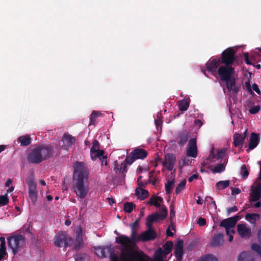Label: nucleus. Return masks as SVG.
Returning <instances> with one entry per match:
<instances>
[{"label":"nucleus","mask_w":261,"mask_h":261,"mask_svg":"<svg viewBox=\"0 0 261 261\" xmlns=\"http://www.w3.org/2000/svg\"><path fill=\"white\" fill-rule=\"evenodd\" d=\"M135 207L136 205L133 202H126L124 204L123 210L126 213H130Z\"/></svg>","instance_id":"obj_38"},{"label":"nucleus","mask_w":261,"mask_h":261,"mask_svg":"<svg viewBox=\"0 0 261 261\" xmlns=\"http://www.w3.org/2000/svg\"><path fill=\"white\" fill-rule=\"evenodd\" d=\"M163 202V198L161 196H151L148 202V203L150 205H153L156 207H161V204L160 203Z\"/></svg>","instance_id":"obj_28"},{"label":"nucleus","mask_w":261,"mask_h":261,"mask_svg":"<svg viewBox=\"0 0 261 261\" xmlns=\"http://www.w3.org/2000/svg\"><path fill=\"white\" fill-rule=\"evenodd\" d=\"M100 115V113L97 111H93L90 115L89 125H95L97 123L98 118Z\"/></svg>","instance_id":"obj_33"},{"label":"nucleus","mask_w":261,"mask_h":261,"mask_svg":"<svg viewBox=\"0 0 261 261\" xmlns=\"http://www.w3.org/2000/svg\"><path fill=\"white\" fill-rule=\"evenodd\" d=\"M156 232L154 230H146L139 235L138 240L141 242L154 240L156 238Z\"/></svg>","instance_id":"obj_13"},{"label":"nucleus","mask_w":261,"mask_h":261,"mask_svg":"<svg viewBox=\"0 0 261 261\" xmlns=\"http://www.w3.org/2000/svg\"><path fill=\"white\" fill-rule=\"evenodd\" d=\"M241 174L242 178H246L249 175V172L245 165L242 166L241 167Z\"/></svg>","instance_id":"obj_54"},{"label":"nucleus","mask_w":261,"mask_h":261,"mask_svg":"<svg viewBox=\"0 0 261 261\" xmlns=\"http://www.w3.org/2000/svg\"><path fill=\"white\" fill-rule=\"evenodd\" d=\"M163 202V198L161 196H151L148 202V203L150 205H153L156 207H161V204L160 203Z\"/></svg>","instance_id":"obj_29"},{"label":"nucleus","mask_w":261,"mask_h":261,"mask_svg":"<svg viewBox=\"0 0 261 261\" xmlns=\"http://www.w3.org/2000/svg\"><path fill=\"white\" fill-rule=\"evenodd\" d=\"M221 63L220 58H212L206 63L205 66L208 71L215 75L218 72Z\"/></svg>","instance_id":"obj_10"},{"label":"nucleus","mask_w":261,"mask_h":261,"mask_svg":"<svg viewBox=\"0 0 261 261\" xmlns=\"http://www.w3.org/2000/svg\"><path fill=\"white\" fill-rule=\"evenodd\" d=\"M229 180H221L216 184V187L217 190L224 189L229 187Z\"/></svg>","instance_id":"obj_37"},{"label":"nucleus","mask_w":261,"mask_h":261,"mask_svg":"<svg viewBox=\"0 0 261 261\" xmlns=\"http://www.w3.org/2000/svg\"><path fill=\"white\" fill-rule=\"evenodd\" d=\"M238 209L237 206H233L231 207H229L227 209L228 215L230 214L232 212H235L238 211Z\"/></svg>","instance_id":"obj_61"},{"label":"nucleus","mask_w":261,"mask_h":261,"mask_svg":"<svg viewBox=\"0 0 261 261\" xmlns=\"http://www.w3.org/2000/svg\"><path fill=\"white\" fill-rule=\"evenodd\" d=\"M184 242L182 240H178L175 245L174 254L178 261H181L183 256Z\"/></svg>","instance_id":"obj_16"},{"label":"nucleus","mask_w":261,"mask_h":261,"mask_svg":"<svg viewBox=\"0 0 261 261\" xmlns=\"http://www.w3.org/2000/svg\"><path fill=\"white\" fill-rule=\"evenodd\" d=\"M72 242V239L64 231L59 232L54 238L55 245L58 247L66 248L70 246Z\"/></svg>","instance_id":"obj_6"},{"label":"nucleus","mask_w":261,"mask_h":261,"mask_svg":"<svg viewBox=\"0 0 261 261\" xmlns=\"http://www.w3.org/2000/svg\"><path fill=\"white\" fill-rule=\"evenodd\" d=\"M173 242L169 241H167L163 245L164 253L165 255L168 254L171 251L173 247Z\"/></svg>","instance_id":"obj_36"},{"label":"nucleus","mask_w":261,"mask_h":261,"mask_svg":"<svg viewBox=\"0 0 261 261\" xmlns=\"http://www.w3.org/2000/svg\"><path fill=\"white\" fill-rule=\"evenodd\" d=\"M8 245L14 255L17 254L23 248L25 244V238L21 234H15L7 238Z\"/></svg>","instance_id":"obj_4"},{"label":"nucleus","mask_w":261,"mask_h":261,"mask_svg":"<svg viewBox=\"0 0 261 261\" xmlns=\"http://www.w3.org/2000/svg\"><path fill=\"white\" fill-rule=\"evenodd\" d=\"M140 218H138L134 223L130 224V228H137L139 227V222Z\"/></svg>","instance_id":"obj_55"},{"label":"nucleus","mask_w":261,"mask_h":261,"mask_svg":"<svg viewBox=\"0 0 261 261\" xmlns=\"http://www.w3.org/2000/svg\"><path fill=\"white\" fill-rule=\"evenodd\" d=\"M20 145L22 146H26L29 145L32 142L31 138L29 135L21 136L18 138Z\"/></svg>","instance_id":"obj_31"},{"label":"nucleus","mask_w":261,"mask_h":261,"mask_svg":"<svg viewBox=\"0 0 261 261\" xmlns=\"http://www.w3.org/2000/svg\"><path fill=\"white\" fill-rule=\"evenodd\" d=\"M187 154L188 156L192 158H196L197 156V147L196 138L191 139L189 141Z\"/></svg>","instance_id":"obj_12"},{"label":"nucleus","mask_w":261,"mask_h":261,"mask_svg":"<svg viewBox=\"0 0 261 261\" xmlns=\"http://www.w3.org/2000/svg\"><path fill=\"white\" fill-rule=\"evenodd\" d=\"M0 261L4 259L5 257L7 255L5 239L3 237H0Z\"/></svg>","instance_id":"obj_27"},{"label":"nucleus","mask_w":261,"mask_h":261,"mask_svg":"<svg viewBox=\"0 0 261 261\" xmlns=\"http://www.w3.org/2000/svg\"><path fill=\"white\" fill-rule=\"evenodd\" d=\"M236 51L232 47H228L221 54L220 61L221 64L232 65L236 60Z\"/></svg>","instance_id":"obj_7"},{"label":"nucleus","mask_w":261,"mask_h":261,"mask_svg":"<svg viewBox=\"0 0 261 261\" xmlns=\"http://www.w3.org/2000/svg\"><path fill=\"white\" fill-rule=\"evenodd\" d=\"M99 143L96 140H94L92 142V146L90 149V154L93 153L99 149Z\"/></svg>","instance_id":"obj_46"},{"label":"nucleus","mask_w":261,"mask_h":261,"mask_svg":"<svg viewBox=\"0 0 261 261\" xmlns=\"http://www.w3.org/2000/svg\"><path fill=\"white\" fill-rule=\"evenodd\" d=\"M116 242L124 245L121 249V258L122 261H147L149 257L142 251L132 252L129 244L133 241L128 237L121 235L116 238Z\"/></svg>","instance_id":"obj_2"},{"label":"nucleus","mask_w":261,"mask_h":261,"mask_svg":"<svg viewBox=\"0 0 261 261\" xmlns=\"http://www.w3.org/2000/svg\"><path fill=\"white\" fill-rule=\"evenodd\" d=\"M84 254L81 253H76L74 256V259L75 261H84Z\"/></svg>","instance_id":"obj_57"},{"label":"nucleus","mask_w":261,"mask_h":261,"mask_svg":"<svg viewBox=\"0 0 261 261\" xmlns=\"http://www.w3.org/2000/svg\"><path fill=\"white\" fill-rule=\"evenodd\" d=\"M186 185V180L185 179L182 180L176 187L175 189V192L176 194L179 193L182 190H183Z\"/></svg>","instance_id":"obj_45"},{"label":"nucleus","mask_w":261,"mask_h":261,"mask_svg":"<svg viewBox=\"0 0 261 261\" xmlns=\"http://www.w3.org/2000/svg\"><path fill=\"white\" fill-rule=\"evenodd\" d=\"M251 249L256 251L261 256V247L256 243H253L251 246Z\"/></svg>","instance_id":"obj_51"},{"label":"nucleus","mask_w":261,"mask_h":261,"mask_svg":"<svg viewBox=\"0 0 261 261\" xmlns=\"http://www.w3.org/2000/svg\"><path fill=\"white\" fill-rule=\"evenodd\" d=\"M176 163V156L172 153H167L165 155L164 161L162 162L163 166L169 171H172Z\"/></svg>","instance_id":"obj_11"},{"label":"nucleus","mask_w":261,"mask_h":261,"mask_svg":"<svg viewBox=\"0 0 261 261\" xmlns=\"http://www.w3.org/2000/svg\"><path fill=\"white\" fill-rule=\"evenodd\" d=\"M190 100L189 99H184L178 102V106L180 111H185L187 110L190 105Z\"/></svg>","instance_id":"obj_32"},{"label":"nucleus","mask_w":261,"mask_h":261,"mask_svg":"<svg viewBox=\"0 0 261 261\" xmlns=\"http://www.w3.org/2000/svg\"><path fill=\"white\" fill-rule=\"evenodd\" d=\"M110 253L111 261H118L117 256L114 253H112L111 252Z\"/></svg>","instance_id":"obj_64"},{"label":"nucleus","mask_w":261,"mask_h":261,"mask_svg":"<svg viewBox=\"0 0 261 261\" xmlns=\"http://www.w3.org/2000/svg\"><path fill=\"white\" fill-rule=\"evenodd\" d=\"M62 141L63 143L61 147L64 150H68L74 144L75 139L71 135L66 133L62 137Z\"/></svg>","instance_id":"obj_14"},{"label":"nucleus","mask_w":261,"mask_h":261,"mask_svg":"<svg viewBox=\"0 0 261 261\" xmlns=\"http://www.w3.org/2000/svg\"><path fill=\"white\" fill-rule=\"evenodd\" d=\"M96 254L99 257L104 258L110 252H112L110 246L98 247L95 248Z\"/></svg>","instance_id":"obj_18"},{"label":"nucleus","mask_w":261,"mask_h":261,"mask_svg":"<svg viewBox=\"0 0 261 261\" xmlns=\"http://www.w3.org/2000/svg\"><path fill=\"white\" fill-rule=\"evenodd\" d=\"M104 153L105 151L103 150L98 149L95 152L91 153V158L93 161L96 160V158H98L103 162V160L107 159V156L104 155Z\"/></svg>","instance_id":"obj_30"},{"label":"nucleus","mask_w":261,"mask_h":261,"mask_svg":"<svg viewBox=\"0 0 261 261\" xmlns=\"http://www.w3.org/2000/svg\"><path fill=\"white\" fill-rule=\"evenodd\" d=\"M88 175L89 171L85 165L76 162L74 165L73 189L76 196L81 199H84L89 190Z\"/></svg>","instance_id":"obj_1"},{"label":"nucleus","mask_w":261,"mask_h":261,"mask_svg":"<svg viewBox=\"0 0 261 261\" xmlns=\"http://www.w3.org/2000/svg\"><path fill=\"white\" fill-rule=\"evenodd\" d=\"M160 208L162 213V214H160L161 220H163L167 217V209L165 205H161V207Z\"/></svg>","instance_id":"obj_47"},{"label":"nucleus","mask_w":261,"mask_h":261,"mask_svg":"<svg viewBox=\"0 0 261 261\" xmlns=\"http://www.w3.org/2000/svg\"><path fill=\"white\" fill-rule=\"evenodd\" d=\"M198 261H218V259L215 256L212 254H208L201 257Z\"/></svg>","instance_id":"obj_44"},{"label":"nucleus","mask_w":261,"mask_h":261,"mask_svg":"<svg viewBox=\"0 0 261 261\" xmlns=\"http://www.w3.org/2000/svg\"><path fill=\"white\" fill-rule=\"evenodd\" d=\"M258 135L255 133H252L249 137L248 149L247 151L248 152L250 150H252L255 148L258 144Z\"/></svg>","instance_id":"obj_17"},{"label":"nucleus","mask_w":261,"mask_h":261,"mask_svg":"<svg viewBox=\"0 0 261 261\" xmlns=\"http://www.w3.org/2000/svg\"><path fill=\"white\" fill-rule=\"evenodd\" d=\"M239 219L240 217L236 215L232 217L223 220L220 222V226L225 228L227 235H229L230 232L234 233V230L232 229V228L235 226Z\"/></svg>","instance_id":"obj_9"},{"label":"nucleus","mask_w":261,"mask_h":261,"mask_svg":"<svg viewBox=\"0 0 261 261\" xmlns=\"http://www.w3.org/2000/svg\"><path fill=\"white\" fill-rule=\"evenodd\" d=\"M175 217V212L174 211V206L173 205L170 206V221L172 224L173 222V219Z\"/></svg>","instance_id":"obj_49"},{"label":"nucleus","mask_w":261,"mask_h":261,"mask_svg":"<svg viewBox=\"0 0 261 261\" xmlns=\"http://www.w3.org/2000/svg\"><path fill=\"white\" fill-rule=\"evenodd\" d=\"M136 158L134 156L132 152L126 156L125 159V163L129 165L132 164L135 160Z\"/></svg>","instance_id":"obj_48"},{"label":"nucleus","mask_w":261,"mask_h":261,"mask_svg":"<svg viewBox=\"0 0 261 261\" xmlns=\"http://www.w3.org/2000/svg\"><path fill=\"white\" fill-rule=\"evenodd\" d=\"M238 261H254V256L250 251H243L239 255Z\"/></svg>","instance_id":"obj_22"},{"label":"nucleus","mask_w":261,"mask_h":261,"mask_svg":"<svg viewBox=\"0 0 261 261\" xmlns=\"http://www.w3.org/2000/svg\"><path fill=\"white\" fill-rule=\"evenodd\" d=\"M225 82L227 89L229 91H232V94H237L240 91L241 87L237 84L234 77Z\"/></svg>","instance_id":"obj_15"},{"label":"nucleus","mask_w":261,"mask_h":261,"mask_svg":"<svg viewBox=\"0 0 261 261\" xmlns=\"http://www.w3.org/2000/svg\"><path fill=\"white\" fill-rule=\"evenodd\" d=\"M198 178V175L197 174H194L188 178L189 182H192L194 179H197Z\"/></svg>","instance_id":"obj_63"},{"label":"nucleus","mask_w":261,"mask_h":261,"mask_svg":"<svg viewBox=\"0 0 261 261\" xmlns=\"http://www.w3.org/2000/svg\"><path fill=\"white\" fill-rule=\"evenodd\" d=\"M197 224L200 226H204L206 224V220L204 218L200 217L197 220Z\"/></svg>","instance_id":"obj_58"},{"label":"nucleus","mask_w":261,"mask_h":261,"mask_svg":"<svg viewBox=\"0 0 261 261\" xmlns=\"http://www.w3.org/2000/svg\"><path fill=\"white\" fill-rule=\"evenodd\" d=\"M83 242H76L75 241L73 248L75 250H79L80 248L83 247Z\"/></svg>","instance_id":"obj_56"},{"label":"nucleus","mask_w":261,"mask_h":261,"mask_svg":"<svg viewBox=\"0 0 261 261\" xmlns=\"http://www.w3.org/2000/svg\"><path fill=\"white\" fill-rule=\"evenodd\" d=\"M135 194L137 195L141 200H144L148 197V192L141 188H137L135 190Z\"/></svg>","instance_id":"obj_34"},{"label":"nucleus","mask_w":261,"mask_h":261,"mask_svg":"<svg viewBox=\"0 0 261 261\" xmlns=\"http://www.w3.org/2000/svg\"><path fill=\"white\" fill-rule=\"evenodd\" d=\"M250 202L256 201L261 198V184H259L250 193Z\"/></svg>","instance_id":"obj_19"},{"label":"nucleus","mask_w":261,"mask_h":261,"mask_svg":"<svg viewBox=\"0 0 261 261\" xmlns=\"http://www.w3.org/2000/svg\"><path fill=\"white\" fill-rule=\"evenodd\" d=\"M75 240L76 242H83V230L81 227H78L75 231Z\"/></svg>","instance_id":"obj_41"},{"label":"nucleus","mask_w":261,"mask_h":261,"mask_svg":"<svg viewBox=\"0 0 261 261\" xmlns=\"http://www.w3.org/2000/svg\"><path fill=\"white\" fill-rule=\"evenodd\" d=\"M159 219H161V216L160 214L158 213L152 214L147 218V219L151 222L156 221Z\"/></svg>","instance_id":"obj_43"},{"label":"nucleus","mask_w":261,"mask_h":261,"mask_svg":"<svg viewBox=\"0 0 261 261\" xmlns=\"http://www.w3.org/2000/svg\"><path fill=\"white\" fill-rule=\"evenodd\" d=\"M260 109L259 106H255L249 108V112L251 114H255L259 112Z\"/></svg>","instance_id":"obj_53"},{"label":"nucleus","mask_w":261,"mask_h":261,"mask_svg":"<svg viewBox=\"0 0 261 261\" xmlns=\"http://www.w3.org/2000/svg\"><path fill=\"white\" fill-rule=\"evenodd\" d=\"M9 203V198L7 195L0 196V206H4Z\"/></svg>","instance_id":"obj_50"},{"label":"nucleus","mask_w":261,"mask_h":261,"mask_svg":"<svg viewBox=\"0 0 261 261\" xmlns=\"http://www.w3.org/2000/svg\"><path fill=\"white\" fill-rule=\"evenodd\" d=\"M225 170V165L223 163L217 164L214 169L212 170L213 172L215 173H221Z\"/></svg>","instance_id":"obj_42"},{"label":"nucleus","mask_w":261,"mask_h":261,"mask_svg":"<svg viewBox=\"0 0 261 261\" xmlns=\"http://www.w3.org/2000/svg\"><path fill=\"white\" fill-rule=\"evenodd\" d=\"M146 225L147 228V230H153L152 228V222H150L147 219L146 220Z\"/></svg>","instance_id":"obj_62"},{"label":"nucleus","mask_w":261,"mask_h":261,"mask_svg":"<svg viewBox=\"0 0 261 261\" xmlns=\"http://www.w3.org/2000/svg\"><path fill=\"white\" fill-rule=\"evenodd\" d=\"M233 144L235 147L242 148L243 145V142L245 140V137L242 136V135L239 133L234 134Z\"/></svg>","instance_id":"obj_24"},{"label":"nucleus","mask_w":261,"mask_h":261,"mask_svg":"<svg viewBox=\"0 0 261 261\" xmlns=\"http://www.w3.org/2000/svg\"><path fill=\"white\" fill-rule=\"evenodd\" d=\"M26 183L29 188V196L33 203H35L37 199L38 192L37 184L35 182L33 175H30L26 179Z\"/></svg>","instance_id":"obj_8"},{"label":"nucleus","mask_w":261,"mask_h":261,"mask_svg":"<svg viewBox=\"0 0 261 261\" xmlns=\"http://www.w3.org/2000/svg\"><path fill=\"white\" fill-rule=\"evenodd\" d=\"M132 153L136 159H143L147 155V152L145 149L140 148H136L132 151Z\"/></svg>","instance_id":"obj_25"},{"label":"nucleus","mask_w":261,"mask_h":261,"mask_svg":"<svg viewBox=\"0 0 261 261\" xmlns=\"http://www.w3.org/2000/svg\"><path fill=\"white\" fill-rule=\"evenodd\" d=\"M260 218V215L258 214H250L248 213L245 216V219L248 221L251 222V221H253V222H255L256 221L259 220Z\"/></svg>","instance_id":"obj_35"},{"label":"nucleus","mask_w":261,"mask_h":261,"mask_svg":"<svg viewBox=\"0 0 261 261\" xmlns=\"http://www.w3.org/2000/svg\"><path fill=\"white\" fill-rule=\"evenodd\" d=\"M131 229V234H130V239L133 242V244H135L136 242H140V240H138L139 236H137V230L136 228H130Z\"/></svg>","instance_id":"obj_40"},{"label":"nucleus","mask_w":261,"mask_h":261,"mask_svg":"<svg viewBox=\"0 0 261 261\" xmlns=\"http://www.w3.org/2000/svg\"><path fill=\"white\" fill-rule=\"evenodd\" d=\"M243 56H244V57L245 62L246 64H247V65H251L252 63H251V62L249 60V54H248V53L245 52V53H244L243 54Z\"/></svg>","instance_id":"obj_60"},{"label":"nucleus","mask_w":261,"mask_h":261,"mask_svg":"<svg viewBox=\"0 0 261 261\" xmlns=\"http://www.w3.org/2000/svg\"><path fill=\"white\" fill-rule=\"evenodd\" d=\"M115 167L114 168V171L116 173H121L123 175V177H125L124 174L127 172V166L125 163H122L120 165L118 164L117 161L114 162Z\"/></svg>","instance_id":"obj_21"},{"label":"nucleus","mask_w":261,"mask_h":261,"mask_svg":"<svg viewBox=\"0 0 261 261\" xmlns=\"http://www.w3.org/2000/svg\"><path fill=\"white\" fill-rule=\"evenodd\" d=\"M223 243V234L219 233L215 235L211 242V245L213 247H218L222 245Z\"/></svg>","instance_id":"obj_23"},{"label":"nucleus","mask_w":261,"mask_h":261,"mask_svg":"<svg viewBox=\"0 0 261 261\" xmlns=\"http://www.w3.org/2000/svg\"><path fill=\"white\" fill-rule=\"evenodd\" d=\"M218 74L220 80L223 82H227L234 77V68L232 65H221L218 69Z\"/></svg>","instance_id":"obj_5"},{"label":"nucleus","mask_w":261,"mask_h":261,"mask_svg":"<svg viewBox=\"0 0 261 261\" xmlns=\"http://www.w3.org/2000/svg\"><path fill=\"white\" fill-rule=\"evenodd\" d=\"M142 176L140 175L139 176V177L138 178V179H137L138 185L139 187H145L146 185V183L143 182L142 181Z\"/></svg>","instance_id":"obj_59"},{"label":"nucleus","mask_w":261,"mask_h":261,"mask_svg":"<svg viewBox=\"0 0 261 261\" xmlns=\"http://www.w3.org/2000/svg\"><path fill=\"white\" fill-rule=\"evenodd\" d=\"M237 228L238 233L242 237L248 236L250 233V229L247 228L244 224L238 225Z\"/></svg>","instance_id":"obj_26"},{"label":"nucleus","mask_w":261,"mask_h":261,"mask_svg":"<svg viewBox=\"0 0 261 261\" xmlns=\"http://www.w3.org/2000/svg\"><path fill=\"white\" fill-rule=\"evenodd\" d=\"M54 154V147L51 144H42L33 149L28 154V160L33 164H39L51 158Z\"/></svg>","instance_id":"obj_3"},{"label":"nucleus","mask_w":261,"mask_h":261,"mask_svg":"<svg viewBox=\"0 0 261 261\" xmlns=\"http://www.w3.org/2000/svg\"><path fill=\"white\" fill-rule=\"evenodd\" d=\"M226 152V149L225 148H223L218 150L217 154V158L218 159H223L225 156Z\"/></svg>","instance_id":"obj_52"},{"label":"nucleus","mask_w":261,"mask_h":261,"mask_svg":"<svg viewBox=\"0 0 261 261\" xmlns=\"http://www.w3.org/2000/svg\"><path fill=\"white\" fill-rule=\"evenodd\" d=\"M174 180H168L167 183L165 184V191L167 194H170L172 192V189L174 187Z\"/></svg>","instance_id":"obj_39"},{"label":"nucleus","mask_w":261,"mask_h":261,"mask_svg":"<svg viewBox=\"0 0 261 261\" xmlns=\"http://www.w3.org/2000/svg\"><path fill=\"white\" fill-rule=\"evenodd\" d=\"M189 138V133L186 130L179 132L177 138V142L180 146H184L187 142Z\"/></svg>","instance_id":"obj_20"}]
</instances>
